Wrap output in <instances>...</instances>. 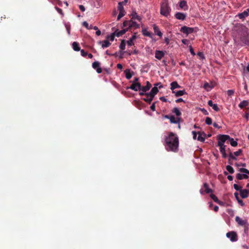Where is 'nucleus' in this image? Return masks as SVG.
Here are the masks:
<instances>
[{
    "label": "nucleus",
    "instance_id": "f257e3e1",
    "mask_svg": "<svg viewBox=\"0 0 249 249\" xmlns=\"http://www.w3.org/2000/svg\"><path fill=\"white\" fill-rule=\"evenodd\" d=\"M164 145L167 151L176 152L178 150L179 140L177 135L171 132L165 137Z\"/></svg>",
    "mask_w": 249,
    "mask_h": 249
},
{
    "label": "nucleus",
    "instance_id": "f03ea898",
    "mask_svg": "<svg viewBox=\"0 0 249 249\" xmlns=\"http://www.w3.org/2000/svg\"><path fill=\"white\" fill-rule=\"evenodd\" d=\"M171 11V9L168 5V0H164L160 5V14L165 17H167L170 15Z\"/></svg>",
    "mask_w": 249,
    "mask_h": 249
},
{
    "label": "nucleus",
    "instance_id": "7ed1b4c3",
    "mask_svg": "<svg viewBox=\"0 0 249 249\" xmlns=\"http://www.w3.org/2000/svg\"><path fill=\"white\" fill-rule=\"evenodd\" d=\"M230 137L227 135H219L217 137L218 140V146L225 145L224 142L227 141H229Z\"/></svg>",
    "mask_w": 249,
    "mask_h": 249
},
{
    "label": "nucleus",
    "instance_id": "20e7f679",
    "mask_svg": "<svg viewBox=\"0 0 249 249\" xmlns=\"http://www.w3.org/2000/svg\"><path fill=\"white\" fill-rule=\"evenodd\" d=\"M235 221L240 226H244L245 227V231L248 230L249 224L246 220H243L240 218L239 216H236Z\"/></svg>",
    "mask_w": 249,
    "mask_h": 249
},
{
    "label": "nucleus",
    "instance_id": "39448f33",
    "mask_svg": "<svg viewBox=\"0 0 249 249\" xmlns=\"http://www.w3.org/2000/svg\"><path fill=\"white\" fill-rule=\"evenodd\" d=\"M226 236L230 238L231 242H235L238 240L237 234L233 231L227 232L226 233Z\"/></svg>",
    "mask_w": 249,
    "mask_h": 249
},
{
    "label": "nucleus",
    "instance_id": "423d86ee",
    "mask_svg": "<svg viewBox=\"0 0 249 249\" xmlns=\"http://www.w3.org/2000/svg\"><path fill=\"white\" fill-rule=\"evenodd\" d=\"M180 31L188 35L194 32V28L184 26L180 28Z\"/></svg>",
    "mask_w": 249,
    "mask_h": 249
},
{
    "label": "nucleus",
    "instance_id": "0eeeda50",
    "mask_svg": "<svg viewBox=\"0 0 249 249\" xmlns=\"http://www.w3.org/2000/svg\"><path fill=\"white\" fill-rule=\"evenodd\" d=\"M127 89H130L132 90H133L135 91H141V84L140 83H133L131 85L127 88Z\"/></svg>",
    "mask_w": 249,
    "mask_h": 249
},
{
    "label": "nucleus",
    "instance_id": "6e6552de",
    "mask_svg": "<svg viewBox=\"0 0 249 249\" xmlns=\"http://www.w3.org/2000/svg\"><path fill=\"white\" fill-rule=\"evenodd\" d=\"M203 188H204V190L202 189L200 190V193L202 195L204 194V193L209 194L213 192V190L209 188V185L207 183L203 184Z\"/></svg>",
    "mask_w": 249,
    "mask_h": 249
},
{
    "label": "nucleus",
    "instance_id": "1a4fd4ad",
    "mask_svg": "<svg viewBox=\"0 0 249 249\" xmlns=\"http://www.w3.org/2000/svg\"><path fill=\"white\" fill-rule=\"evenodd\" d=\"M92 67L96 70L98 73H101L102 72V70L100 67V63L98 61H95L92 64Z\"/></svg>",
    "mask_w": 249,
    "mask_h": 249
},
{
    "label": "nucleus",
    "instance_id": "9d476101",
    "mask_svg": "<svg viewBox=\"0 0 249 249\" xmlns=\"http://www.w3.org/2000/svg\"><path fill=\"white\" fill-rule=\"evenodd\" d=\"M175 17L179 20H184L186 17V15L183 13L177 12L175 15Z\"/></svg>",
    "mask_w": 249,
    "mask_h": 249
},
{
    "label": "nucleus",
    "instance_id": "9b49d317",
    "mask_svg": "<svg viewBox=\"0 0 249 249\" xmlns=\"http://www.w3.org/2000/svg\"><path fill=\"white\" fill-rule=\"evenodd\" d=\"M249 16V8L242 13H239L238 16L240 19H244Z\"/></svg>",
    "mask_w": 249,
    "mask_h": 249
},
{
    "label": "nucleus",
    "instance_id": "f8f14e48",
    "mask_svg": "<svg viewBox=\"0 0 249 249\" xmlns=\"http://www.w3.org/2000/svg\"><path fill=\"white\" fill-rule=\"evenodd\" d=\"M164 54V52L162 51L157 50L155 52V57L159 60L161 59Z\"/></svg>",
    "mask_w": 249,
    "mask_h": 249
},
{
    "label": "nucleus",
    "instance_id": "ddd939ff",
    "mask_svg": "<svg viewBox=\"0 0 249 249\" xmlns=\"http://www.w3.org/2000/svg\"><path fill=\"white\" fill-rule=\"evenodd\" d=\"M240 195L242 198H246L248 197L249 195V190L247 189H243L240 190Z\"/></svg>",
    "mask_w": 249,
    "mask_h": 249
},
{
    "label": "nucleus",
    "instance_id": "4468645a",
    "mask_svg": "<svg viewBox=\"0 0 249 249\" xmlns=\"http://www.w3.org/2000/svg\"><path fill=\"white\" fill-rule=\"evenodd\" d=\"M154 97L148 93L145 94V97L143 98L142 100L147 103L149 104H150L152 101L153 100Z\"/></svg>",
    "mask_w": 249,
    "mask_h": 249
},
{
    "label": "nucleus",
    "instance_id": "2eb2a0df",
    "mask_svg": "<svg viewBox=\"0 0 249 249\" xmlns=\"http://www.w3.org/2000/svg\"><path fill=\"white\" fill-rule=\"evenodd\" d=\"M179 7L183 9L184 10H186L188 9V6L187 4V2L185 0H181L179 3Z\"/></svg>",
    "mask_w": 249,
    "mask_h": 249
},
{
    "label": "nucleus",
    "instance_id": "dca6fc26",
    "mask_svg": "<svg viewBox=\"0 0 249 249\" xmlns=\"http://www.w3.org/2000/svg\"><path fill=\"white\" fill-rule=\"evenodd\" d=\"M220 147V152L222 154V158H226L228 155L226 153V145L219 146Z\"/></svg>",
    "mask_w": 249,
    "mask_h": 249
},
{
    "label": "nucleus",
    "instance_id": "f3484780",
    "mask_svg": "<svg viewBox=\"0 0 249 249\" xmlns=\"http://www.w3.org/2000/svg\"><path fill=\"white\" fill-rule=\"evenodd\" d=\"M151 88V84L150 83L149 81L146 82V85L145 86H141V91L143 92H146L149 90Z\"/></svg>",
    "mask_w": 249,
    "mask_h": 249
},
{
    "label": "nucleus",
    "instance_id": "a211bd4d",
    "mask_svg": "<svg viewBox=\"0 0 249 249\" xmlns=\"http://www.w3.org/2000/svg\"><path fill=\"white\" fill-rule=\"evenodd\" d=\"M208 104L210 107H212L213 110L216 111H218L219 110V108L218 107L217 104H213V102L212 100H209L208 102Z\"/></svg>",
    "mask_w": 249,
    "mask_h": 249
},
{
    "label": "nucleus",
    "instance_id": "6ab92c4d",
    "mask_svg": "<svg viewBox=\"0 0 249 249\" xmlns=\"http://www.w3.org/2000/svg\"><path fill=\"white\" fill-rule=\"evenodd\" d=\"M153 27L155 34L160 37L162 36V34L160 31L159 27L155 24H153Z\"/></svg>",
    "mask_w": 249,
    "mask_h": 249
},
{
    "label": "nucleus",
    "instance_id": "aec40b11",
    "mask_svg": "<svg viewBox=\"0 0 249 249\" xmlns=\"http://www.w3.org/2000/svg\"><path fill=\"white\" fill-rule=\"evenodd\" d=\"M171 85V89L172 91V92H173V91H175V89L177 88H180L181 87L179 86L178 82L177 81H174L172 82L170 84Z\"/></svg>",
    "mask_w": 249,
    "mask_h": 249
},
{
    "label": "nucleus",
    "instance_id": "412c9836",
    "mask_svg": "<svg viewBox=\"0 0 249 249\" xmlns=\"http://www.w3.org/2000/svg\"><path fill=\"white\" fill-rule=\"evenodd\" d=\"M159 90L158 87H154L151 89V91L148 93V94L154 97L155 95L157 94Z\"/></svg>",
    "mask_w": 249,
    "mask_h": 249
},
{
    "label": "nucleus",
    "instance_id": "4be33fe9",
    "mask_svg": "<svg viewBox=\"0 0 249 249\" xmlns=\"http://www.w3.org/2000/svg\"><path fill=\"white\" fill-rule=\"evenodd\" d=\"M170 121L171 124H178L180 122V119L179 118H175L173 115H171L170 117Z\"/></svg>",
    "mask_w": 249,
    "mask_h": 249
},
{
    "label": "nucleus",
    "instance_id": "5701e85b",
    "mask_svg": "<svg viewBox=\"0 0 249 249\" xmlns=\"http://www.w3.org/2000/svg\"><path fill=\"white\" fill-rule=\"evenodd\" d=\"M172 93L175 94L176 97L181 96L184 94H187V93L185 90H178V91L175 90V91H173V92H172Z\"/></svg>",
    "mask_w": 249,
    "mask_h": 249
},
{
    "label": "nucleus",
    "instance_id": "b1692460",
    "mask_svg": "<svg viewBox=\"0 0 249 249\" xmlns=\"http://www.w3.org/2000/svg\"><path fill=\"white\" fill-rule=\"evenodd\" d=\"M236 178L238 180H241L243 178L247 179L249 178V176L245 174H241L240 173H238L236 174Z\"/></svg>",
    "mask_w": 249,
    "mask_h": 249
},
{
    "label": "nucleus",
    "instance_id": "393cba45",
    "mask_svg": "<svg viewBox=\"0 0 249 249\" xmlns=\"http://www.w3.org/2000/svg\"><path fill=\"white\" fill-rule=\"evenodd\" d=\"M136 34L135 33L132 36V37L129 39V40H128L127 41V45L129 46H131L132 45H134V43H133V41L136 39Z\"/></svg>",
    "mask_w": 249,
    "mask_h": 249
},
{
    "label": "nucleus",
    "instance_id": "a878e982",
    "mask_svg": "<svg viewBox=\"0 0 249 249\" xmlns=\"http://www.w3.org/2000/svg\"><path fill=\"white\" fill-rule=\"evenodd\" d=\"M126 31H127V30L124 29V30H121L120 31H119L118 30H116L114 32V33H115V35L116 36L120 37V36H122V35H123L124 34H125V32H126Z\"/></svg>",
    "mask_w": 249,
    "mask_h": 249
},
{
    "label": "nucleus",
    "instance_id": "bb28decb",
    "mask_svg": "<svg viewBox=\"0 0 249 249\" xmlns=\"http://www.w3.org/2000/svg\"><path fill=\"white\" fill-rule=\"evenodd\" d=\"M249 104V102L247 100H244L240 103L238 106L240 108H243L247 107Z\"/></svg>",
    "mask_w": 249,
    "mask_h": 249
},
{
    "label": "nucleus",
    "instance_id": "cd10ccee",
    "mask_svg": "<svg viewBox=\"0 0 249 249\" xmlns=\"http://www.w3.org/2000/svg\"><path fill=\"white\" fill-rule=\"evenodd\" d=\"M234 195L236 200H237L238 203L240 204L242 206H244L245 203H244L242 200L239 198L238 193L237 192H235L234 193Z\"/></svg>",
    "mask_w": 249,
    "mask_h": 249
},
{
    "label": "nucleus",
    "instance_id": "c85d7f7f",
    "mask_svg": "<svg viewBox=\"0 0 249 249\" xmlns=\"http://www.w3.org/2000/svg\"><path fill=\"white\" fill-rule=\"evenodd\" d=\"M101 43H102V47L103 48H107L111 45V43L107 40H105L102 42L101 41L99 42L100 44Z\"/></svg>",
    "mask_w": 249,
    "mask_h": 249
},
{
    "label": "nucleus",
    "instance_id": "c756f323",
    "mask_svg": "<svg viewBox=\"0 0 249 249\" xmlns=\"http://www.w3.org/2000/svg\"><path fill=\"white\" fill-rule=\"evenodd\" d=\"M142 33L144 36H148L150 38L152 37V34L148 32L146 29H143L142 30Z\"/></svg>",
    "mask_w": 249,
    "mask_h": 249
},
{
    "label": "nucleus",
    "instance_id": "7c9ffc66",
    "mask_svg": "<svg viewBox=\"0 0 249 249\" xmlns=\"http://www.w3.org/2000/svg\"><path fill=\"white\" fill-rule=\"evenodd\" d=\"M72 48L75 51H80V47L79 46V44L76 42H73L72 43Z\"/></svg>",
    "mask_w": 249,
    "mask_h": 249
},
{
    "label": "nucleus",
    "instance_id": "2f4dec72",
    "mask_svg": "<svg viewBox=\"0 0 249 249\" xmlns=\"http://www.w3.org/2000/svg\"><path fill=\"white\" fill-rule=\"evenodd\" d=\"M198 134L199 135L197 139L198 141L203 142L205 141V138L202 136V134L200 132H197ZM202 134L205 136L206 134L203 132Z\"/></svg>",
    "mask_w": 249,
    "mask_h": 249
},
{
    "label": "nucleus",
    "instance_id": "473e14b6",
    "mask_svg": "<svg viewBox=\"0 0 249 249\" xmlns=\"http://www.w3.org/2000/svg\"><path fill=\"white\" fill-rule=\"evenodd\" d=\"M172 112L175 113L177 117L180 116L181 115V113L177 107H174L172 110Z\"/></svg>",
    "mask_w": 249,
    "mask_h": 249
},
{
    "label": "nucleus",
    "instance_id": "72a5a7b5",
    "mask_svg": "<svg viewBox=\"0 0 249 249\" xmlns=\"http://www.w3.org/2000/svg\"><path fill=\"white\" fill-rule=\"evenodd\" d=\"M242 41L246 45H249V37L248 36H244L242 38Z\"/></svg>",
    "mask_w": 249,
    "mask_h": 249
},
{
    "label": "nucleus",
    "instance_id": "f704fd0d",
    "mask_svg": "<svg viewBox=\"0 0 249 249\" xmlns=\"http://www.w3.org/2000/svg\"><path fill=\"white\" fill-rule=\"evenodd\" d=\"M125 77L127 79H130L132 77V74L131 73L129 70H126L125 71Z\"/></svg>",
    "mask_w": 249,
    "mask_h": 249
},
{
    "label": "nucleus",
    "instance_id": "c9c22d12",
    "mask_svg": "<svg viewBox=\"0 0 249 249\" xmlns=\"http://www.w3.org/2000/svg\"><path fill=\"white\" fill-rule=\"evenodd\" d=\"M230 142V144L232 146L235 147L237 145V142L233 140V138L230 137V139L229 141Z\"/></svg>",
    "mask_w": 249,
    "mask_h": 249
},
{
    "label": "nucleus",
    "instance_id": "e433bc0d",
    "mask_svg": "<svg viewBox=\"0 0 249 249\" xmlns=\"http://www.w3.org/2000/svg\"><path fill=\"white\" fill-rule=\"evenodd\" d=\"M131 23L130 24V28L131 27H135V28H138L139 27V25L137 24L136 22L130 20Z\"/></svg>",
    "mask_w": 249,
    "mask_h": 249
},
{
    "label": "nucleus",
    "instance_id": "4c0bfd02",
    "mask_svg": "<svg viewBox=\"0 0 249 249\" xmlns=\"http://www.w3.org/2000/svg\"><path fill=\"white\" fill-rule=\"evenodd\" d=\"M132 18L136 19L139 21H141L142 19L141 17L138 16L136 13H133L132 14Z\"/></svg>",
    "mask_w": 249,
    "mask_h": 249
},
{
    "label": "nucleus",
    "instance_id": "58836bf2",
    "mask_svg": "<svg viewBox=\"0 0 249 249\" xmlns=\"http://www.w3.org/2000/svg\"><path fill=\"white\" fill-rule=\"evenodd\" d=\"M226 169L230 174H233L234 172V169L230 165L226 166Z\"/></svg>",
    "mask_w": 249,
    "mask_h": 249
},
{
    "label": "nucleus",
    "instance_id": "ea45409f",
    "mask_svg": "<svg viewBox=\"0 0 249 249\" xmlns=\"http://www.w3.org/2000/svg\"><path fill=\"white\" fill-rule=\"evenodd\" d=\"M120 48L122 50H124L125 48V41L124 40H122L121 43L120 45Z\"/></svg>",
    "mask_w": 249,
    "mask_h": 249
},
{
    "label": "nucleus",
    "instance_id": "a19ab883",
    "mask_svg": "<svg viewBox=\"0 0 249 249\" xmlns=\"http://www.w3.org/2000/svg\"><path fill=\"white\" fill-rule=\"evenodd\" d=\"M130 20H125L123 23L124 27H128V28H130Z\"/></svg>",
    "mask_w": 249,
    "mask_h": 249
},
{
    "label": "nucleus",
    "instance_id": "79ce46f5",
    "mask_svg": "<svg viewBox=\"0 0 249 249\" xmlns=\"http://www.w3.org/2000/svg\"><path fill=\"white\" fill-rule=\"evenodd\" d=\"M242 150L240 149H239L238 151L232 153V154L235 157H238V156H240L242 154Z\"/></svg>",
    "mask_w": 249,
    "mask_h": 249
},
{
    "label": "nucleus",
    "instance_id": "37998d69",
    "mask_svg": "<svg viewBox=\"0 0 249 249\" xmlns=\"http://www.w3.org/2000/svg\"><path fill=\"white\" fill-rule=\"evenodd\" d=\"M239 171H240V172L244 173L247 174L249 175V170H248V169H247L246 168H240V169H239Z\"/></svg>",
    "mask_w": 249,
    "mask_h": 249
},
{
    "label": "nucleus",
    "instance_id": "c03bdc74",
    "mask_svg": "<svg viewBox=\"0 0 249 249\" xmlns=\"http://www.w3.org/2000/svg\"><path fill=\"white\" fill-rule=\"evenodd\" d=\"M205 123L208 125H210L212 124V120L210 117H207L205 120Z\"/></svg>",
    "mask_w": 249,
    "mask_h": 249
},
{
    "label": "nucleus",
    "instance_id": "a18cd8bd",
    "mask_svg": "<svg viewBox=\"0 0 249 249\" xmlns=\"http://www.w3.org/2000/svg\"><path fill=\"white\" fill-rule=\"evenodd\" d=\"M115 36H116V35H115V33H114V32L112 34H111V35L110 36H107V38L109 39L110 40H111V41H113L114 39Z\"/></svg>",
    "mask_w": 249,
    "mask_h": 249
},
{
    "label": "nucleus",
    "instance_id": "49530a36",
    "mask_svg": "<svg viewBox=\"0 0 249 249\" xmlns=\"http://www.w3.org/2000/svg\"><path fill=\"white\" fill-rule=\"evenodd\" d=\"M210 197L215 202H218L219 200L218 198L213 194H211Z\"/></svg>",
    "mask_w": 249,
    "mask_h": 249
},
{
    "label": "nucleus",
    "instance_id": "de8ad7c7",
    "mask_svg": "<svg viewBox=\"0 0 249 249\" xmlns=\"http://www.w3.org/2000/svg\"><path fill=\"white\" fill-rule=\"evenodd\" d=\"M229 158L231 160H237V158H236V157L232 154V153L231 152H230V153L229 154Z\"/></svg>",
    "mask_w": 249,
    "mask_h": 249
},
{
    "label": "nucleus",
    "instance_id": "09e8293b",
    "mask_svg": "<svg viewBox=\"0 0 249 249\" xmlns=\"http://www.w3.org/2000/svg\"><path fill=\"white\" fill-rule=\"evenodd\" d=\"M118 9L119 11L122 10H124L123 7V5H122V2H119Z\"/></svg>",
    "mask_w": 249,
    "mask_h": 249
},
{
    "label": "nucleus",
    "instance_id": "8fccbe9b",
    "mask_svg": "<svg viewBox=\"0 0 249 249\" xmlns=\"http://www.w3.org/2000/svg\"><path fill=\"white\" fill-rule=\"evenodd\" d=\"M233 187L236 190V191H239L240 192V190H241V188H242V187L238 185L237 184H234L233 185Z\"/></svg>",
    "mask_w": 249,
    "mask_h": 249
},
{
    "label": "nucleus",
    "instance_id": "3c124183",
    "mask_svg": "<svg viewBox=\"0 0 249 249\" xmlns=\"http://www.w3.org/2000/svg\"><path fill=\"white\" fill-rule=\"evenodd\" d=\"M55 9L56 10V11L62 16L64 15V13L63 12V11L61 9L55 6Z\"/></svg>",
    "mask_w": 249,
    "mask_h": 249
},
{
    "label": "nucleus",
    "instance_id": "603ef678",
    "mask_svg": "<svg viewBox=\"0 0 249 249\" xmlns=\"http://www.w3.org/2000/svg\"><path fill=\"white\" fill-rule=\"evenodd\" d=\"M234 91L232 89H230L227 91V94L229 96H231L233 95Z\"/></svg>",
    "mask_w": 249,
    "mask_h": 249
},
{
    "label": "nucleus",
    "instance_id": "864d4df0",
    "mask_svg": "<svg viewBox=\"0 0 249 249\" xmlns=\"http://www.w3.org/2000/svg\"><path fill=\"white\" fill-rule=\"evenodd\" d=\"M81 54L83 57H86L88 55V53L86 52L84 50H81Z\"/></svg>",
    "mask_w": 249,
    "mask_h": 249
},
{
    "label": "nucleus",
    "instance_id": "5fc2aeb1",
    "mask_svg": "<svg viewBox=\"0 0 249 249\" xmlns=\"http://www.w3.org/2000/svg\"><path fill=\"white\" fill-rule=\"evenodd\" d=\"M156 103V102H154V103L152 104V105L151 106V107H150V109H151V110H152L153 111H155V109H156V106H155Z\"/></svg>",
    "mask_w": 249,
    "mask_h": 249
},
{
    "label": "nucleus",
    "instance_id": "6e6d98bb",
    "mask_svg": "<svg viewBox=\"0 0 249 249\" xmlns=\"http://www.w3.org/2000/svg\"><path fill=\"white\" fill-rule=\"evenodd\" d=\"M154 87H158L159 88L161 89L163 88V86L162 85L161 83L160 82L154 84Z\"/></svg>",
    "mask_w": 249,
    "mask_h": 249
},
{
    "label": "nucleus",
    "instance_id": "4d7b16f0",
    "mask_svg": "<svg viewBox=\"0 0 249 249\" xmlns=\"http://www.w3.org/2000/svg\"><path fill=\"white\" fill-rule=\"evenodd\" d=\"M83 25L86 27L87 29H89V24L87 22L84 21L83 22Z\"/></svg>",
    "mask_w": 249,
    "mask_h": 249
},
{
    "label": "nucleus",
    "instance_id": "13d9d810",
    "mask_svg": "<svg viewBox=\"0 0 249 249\" xmlns=\"http://www.w3.org/2000/svg\"><path fill=\"white\" fill-rule=\"evenodd\" d=\"M197 55L201 58V59H204L205 57L204 55L202 52H199L197 53Z\"/></svg>",
    "mask_w": 249,
    "mask_h": 249
},
{
    "label": "nucleus",
    "instance_id": "bf43d9fd",
    "mask_svg": "<svg viewBox=\"0 0 249 249\" xmlns=\"http://www.w3.org/2000/svg\"><path fill=\"white\" fill-rule=\"evenodd\" d=\"M160 100L163 102H167V100L164 96L160 97Z\"/></svg>",
    "mask_w": 249,
    "mask_h": 249
},
{
    "label": "nucleus",
    "instance_id": "052dcab7",
    "mask_svg": "<svg viewBox=\"0 0 249 249\" xmlns=\"http://www.w3.org/2000/svg\"><path fill=\"white\" fill-rule=\"evenodd\" d=\"M192 134H193V139L196 140V135H197V134H198L197 132H196V131H192Z\"/></svg>",
    "mask_w": 249,
    "mask_h": 249
},
{
    "label": "nucleus",
    "instance_id": "680f3d73",
    "mask_svg": "<svg viewBox=\"0 0 249 249\" xmlns=\"http://www.w3.org/2000/svg\"><path fill=\"white\" fill-rule=\"evenodd\" d=\"M79 8L80 10L81 11H82V12H84V11H85V7H84L83 5H80L79 6Z\"/></svg>",
    "mask_w": 249,
    "mask_h": 249
},
{
    "label": "nucleus",
    "instance_id": "e2e57ef3",
    "mask_svg": "<svg viewBox=\"0 0 249 249\" xmlns=\"http://www.w3.org/2000/svg\"><path fill=\"white\" fill-rule=\"evenodd\" d=\"M190 52L193 55H195L196 54L192 46H190Z\"/></svg>",
    "mask_w": 249,
    "mask_h": 249
},
{
    "label": "nucleus",
    "instance_id": "0e129e2a",
    "mask_svg": "<svg viewBox=\"0 0 249 249\" xmlns=\"http://www.w3.org/2000/svg\"><path fill=\"white\" fill-rule=\"evenodd\" d=\"M201 110L205 115H208V112L205 109L201 108Z\"/></svg>",
    "mask_w": 249,
    "mask_h": 249
},
{
    "label": "nucleus",
    "instance_id": "69168bd1",
    "mask_svg": "<svg viewBox=\"0 0 249 249\" xmlns=\"http://www.w3.org/2000/svg\"><path fill=\"white\" fill-rule=\"evenodd\" d=\"M183 102H185L184 101L182 98H178L176 100V102L177 103Z\"/></svg>",
    "mask_w": 249,
    "mask_h": 249
},
{
    "label": "nucleus",
    "instance_id": "338daca9",
    "mask_svg": "<svg viewBox=\"0 0 249 249\" xmlns=\"http://www.w3.org/2000/svg\"><path fill=\"white\" fill-rule=\"evenodd\" d=\"M146 93H147L146 92H143L142 91H140V92L139 93V94L141 96H145V94H146Z\"/></svg>",
    "mask_w": 249,
    "mask_h": 249
},
{
    "label": "nucleus",
    "instance_id": "774afa93",
    "mask_svg": "<svg viewBox=\"0 0 249 249\" xmlns=\"http://www.w3.org/2000/svg\"><path fill=\"white\" fill-rule=\"evenodd\" d=\"M244 117H245L247 120H248V119H249V112H247V113H246V114H245Z\"/></svg>",
    "mask_w": 249,
    "mask_h": 249
}]
</instances>
